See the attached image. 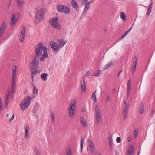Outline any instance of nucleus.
<instances>
[{
  "label": "nucleus",
  "instance_id": "obj_1",
  "mask_svg": "<svg viewBox=\"0 0 155 155\" xmlns=\"http://www.w3.org/2000/svg\"><path fill=\"white\" fill-rule=\"evenodd\" d=\"M35 51L36 55L34 56L38 58L40 57L41 55L42 51H43V53L40 58V61H43L45 58L48 57L47 48L46 46H44L42 42H41L35 45Z\"/></svg>",
  "mask_w": 155,
  "mask_h": 155
},
{
  "label": "nucleus",
  "instance_id": "obj_2",
  "mask_svg": "<svg viewBox=\"0 0 155 155\" xmlns=\"http://www.w3.org/2000/svg\"><path fill=\"white\" fill-rule=\"evenodd\" d=\"M76 102L75 99H72L68 107V112L69 117L72 118L74 117L75 114V109Z\"/></svg>",
  "mask_w": 155,
  "mask_h": 155
},
{
  "label": "nucleus",
  "instance_id": "obj_3",
  "mask_svg": "<svg viewBox=\"0 0 155 155\" xmlns=\"http://www.w3.org/2000/svg\"><path fill=\"white\" fill-rule=\"evenodd\" d=\"M31 98L27 96L24 99L22 102L20 103L21 109L24 111L29 106L31 102Z\"/></svg>",
  "mask_w": 155,
  "mask_h": 155
},
{
  "label": "nucleus",
  "instance_id": "obj_4",
  "mask_svg": "<svg viewBox=\"0 0 155 155\" xmlns=\"http://www.w3.org/2000/svg\"><path fill=\"white\" fill-rule=\"evenodd\" d=\"M58 17H55L50 20V22L52 26L58 30H61V25L58 23Z\"/></svg>",
  "mask_w": 155,
  "mask_h": 155
},
{
  "label": "nucleus",
  "instance_id": "obj_5",
  "mask_svg": "<svg viewBox=\"0 0 155 155\" xmlns=\"http://www.w3.org/2000/svg\"><path fill=\"white\" fill-rule=\"evenodd\" d=\"M39 58L36 56H34V59L31 61V64L30 65V68L31 71L32 70L38 69L39 63L38 60Z\"/></svg>",
  "mask_w": 155,
  "mask_h": 155
},
{
  "label": "nucleus",
  "instance_id": "obj_6",
  "mask_svg": "<svg viewBox=\"0 0 155 155\" xmlns=\"http://www.w3.org/2000/svg\"><path fill=\"white\" fill-rule=\"evenodd\" d=\"M58 11L61 13L64 12L66 14H69L70 10L68 7L63 5H59L57 7Z\"/></svg>",
  "mask_w": 155,
  "mask_h": 155
},
{
  "label": "nucleus",
  "instance_id": "obj_7",
  "mask_svg": "<svg viewBox=\"0 0 155 155\" xmlns=\"http://www.w3.org/2000/svg\"><path fill=\"white\" fill-rule=\"evenodd\" d=\"M44 10L43 9L39 10L37 12L36 15V21L38 20L40 21H42L44 18Z\"/></svg>",
  "mask_w": 155,
  "mask_h": 155
},
{
  "label": "nucleus",
  "instance_id": "obj_8",
  "mask_svg": "<svg viewBox=\"0 0 155 155\" xmlns=\"http://www.w3.org/2000/svg\"><path fill=\"white\" fill-rule=\"evenodd\" d=\"M50 45L55 52L57 53L59 51L60 48L58 44L56 42L51 41L50 43Z\"/></svg>",
  "mask_w": 155,
  "mask_h": 155
},
{
  "label": "nucleus",
  "instance_id": "obj_9",
  "mask_svg": "<svg viewBox=\"0 0 155 155\" xmlns=\"http://www.w3.org/2000/svg\"><path fill=\"white\" fill-rule=\"evenodd\" d=\"M22 30H21L19 36V39L21 42H23L25 39V26H22Z\"/></svg>",
  "mask_w": 155,
  "mask_h": 155
},
{
  "label": "nucleus",
  "instance_id": "obj_10",
  "mask_svg": "<svg viewBox=\"0 0 155 155\" xmlns=\"http://www.w3.org/2000/svg\"><path fill=\"white\" fill-rule=\"evenodd\" d=\"M134 147L133 145H130L127 153V155H133Z\"/></svg>",
  "mask_w": 155,
  "mask_h": 155
},
{
  "label": "nucleus",
  "instance_id": "obj_11",
  "mask_svg": "<svg viewBox=\"0 0 155 155\" xmlns=\"http://www.w3.org/2000/svg\"><path fill=\"white\" fill-rule=\"evenodd\" d=\"M131 81L130 79H129L127 82V98L128 99V97L130 93V91L131 89Z\"/></svg>",
  "mask_w": 155,
  "mask_h": 155
},
{
  "label": "nucleus",
  "instance_id": "obj_12",
  "mask_svg": "<svg viewBox=\"0 0 155 155\" xmlns=\"http://www.w3.org/2000/svg\"><path fill=\"white\" fill-rule=\"evenodd\" d=\"M71 4L73 7L77 11L79 10V6L78 5L77 2L75 0H71Z\"/></svg>",
  "mask_w": 155,
  "mask_h": 155
},
{
  "label": "nucleus",
  "instance_id": "obj_13",
  "mask_svg": "<svg viewBox=\"0 0 155 155\" xmlns=\"http://www.w3.org/2000/svg\"><path fill=\"white\" fill-rule=\"evenodd\" d=\"M6 24L5 22H3L0 27V38L3 35L5 30Z\"/></svg>",
  "mask_w": 155,
  "mask_h": 155
},
{
  "label": "nucleus",
  "instance_id": "obj_14",
  "mask_svg": "<svg viewBox=\"0 0 155 155\" xmlns=\"http://www.w3.org/2000/svg\"><path fill=\"white\" fill-rule=\"evenodd\" d=\"M17 20L16 18V16L15 14H13L12 15L11 18V22L10 25L11 27L14 26L16 24Z\"/></svg>",
  "mask_w": 155,
  "mask_h": 155
},
{
  "label": "nucleus",
  "instance_id": "obj_15",
  "mask_svg": "<svg viewBox=\"0 0 155 155\" xmlns=\"http://www.w3.org/2000/svg\"><path fill=\"white\" fill-rule=\"evenodd\" d=\"M137 59L136 56H135L134 58L133 62V67L132 69V73L134 74L135 71L136 67L137 64Z\"/></svg>",
  "mask_w": 155,
  "mask_h": 155
},
{
  "label": "nucleus",
  "instance_id": "obj_16",
  "mask_svg": "<svg viewBox=\"0 0 155 155\" xmlns=\"http://www.w3.org/2000/svg\"><path fill=\"white\" fill-rule=\"evenodd\" d=\"M10 96V92H9L5 97V108H7L8 107L9 102V97Z\"/></svg>",
  "mask_w": 155,
  "mask_h": 155
},
{
  "label": "nucleus",
  "instance_id": "obj_17",
  "mask_svg": "<svg viewBox=\"0 0 155 155\" xmlns=\"http://www.w3.org/2000/svg\"><path fill=\"white\" fill-rule=\"evenodd\" d=\"M80 85L81 91L82 92L85 91L86 90V85L84 78H83V81L81 80L80 81Z\"/></svg>",
  "mask_w": 155,
  "mask_h": 155
},
{
  "label": "nucleus",
  "instance_id": "obj_18",
  "mask_svg": "<svg viewBox=\"0 0 155 155\" xmlns=\"http://www.w3.org/2000/svg\"><path fill=\"white\" fill-rule=\"evenodd\" d=\"M30 130V127L29 126L27 125L25 130V138L28 139L29 137V134Z\"/></svg>",
  "mask_w": 155,
  "mask_h": 155
},
{
  "label": "nucleus",
  "instance_id": "obj_19",
  "mask_svg": "<svg viewBox=\"0 0 155 155\" xmlns=\"http://www.w3.org/2000/svg\"><path fill=\"white\" fill-rule=\"evenodd\" d=\"M58 46L60 48L62 47L67 43L66 41H65L63 39L58 40Z\"/></svg>",
  "mask_w": 155,
  "mask_h": 155
},
{
  "label": "nucleus",
  "instance_id": "obj_20",
  "mask_svg": "<svg viewBox=\"0 0 155 155\" xmlns=\"http://www.w3.org/2000/svg\"><path fill=\"white\" fill-rule=\"evenodd\" d=\"M85 8L83 12V15H85L87 12L90 9V5H89L87 3H85Z\"/></svg>",
  "mask_w": 155,
  "mask_h": 155
},
{
  "label": "nucleus",
  "instance_id": "obj_21",
  "mask_svg": "<svg viewBox=\"0 0 155 155\" xmlns=\"http://www.w3.org/2000/svg\"><path fill=\"white\" fill-rule=\"evenodd\" d=\"M34 70L35 71H31V77L32 79V82L34 81V77L39 73V71L37 70V69Z\"/></svg>",
  "mask_w": 155,
  "mask_h": 155
},
{
  "label": "nucleus",
  "instance_id": "obj_22",
  "mask_svg": "<svg viewBox=\"0 0 155 155\" xmlns=\"http://www.w3.org/2000/svg\"><path fill=\"white\" fill-rule=\"evenodd\" d=\"M80 120L81 123L83 127L86 128L87 127V124L86 123V120L85 119L82 117H81L80 119Z\"/></svg>",
  "mask_w": 155,
  "mask_h": 155
},
{
  "label": "nucleus",
  "instance_id": "obj_23",
  "mask_svg": "<svg viewBox=\"0 0 155 155\" xmlns=\"http://www.w3.org/2000/svg\"><path fill=\"white\" fill-rule=\"evenodd\" d=\"M153 3L151 2V3L149 5L148 8L147 10V15L148 16H149L150 13L151 12L152 8L153 6Z\"/></svg>",
  "mask_w": 155,
  "mask_h": 155
},
{
  "label": "nucleus",
  "instance_id": "obj_24",
  "mask_svg": "<svg viewBox=\"0 0 155 155\" xmlns=\"http://www.w3.org/2000/svg\"><path fill=\"white\" fill-rule=\"evenodd\" d=\"M16 86V81H12V82L11 92L12 93L14 92Z\"/></svg>",
  "mask_w": 155,
  "mask_h": 155
},
{
  "label": "nucleus",
  "instance_id": "obj_25",
  "mask_svg": "<svg viewBox=\"0 0 155 155\" xmlns=\"http://www.w3.org/2000/svg\"><path fill=\"white\" fill-rule=\"evenodd\" d=\"M113 64H114L112 62L109 61L104 66V69L105 70L113 66Z\"/></svg>",
  "mask_w": 155,
  "mask_h": 155
},
{
  "label": "nucleus",
  "instance_id": "obj_26",
  "mask_svg": "<svg viewBox=\"0 0 155 155\" xmlns=\"http://www.w3.org/2000/svg\"><path fill=\"white\" fill-rule=\"evenodd\" d=\"M47 75L48 74L46 73H43L41 75V78L44 81H46L47 80Z\"/></svg>",
  "mask_w": 155,
  "mask_h": 155
},
{
  "label": "nucleus",
  "instance_id": "obj_27",
  "mask_svg": "<svg viewBox=\"0 0 155 155\" xmlns=\"http://www.w3.org/2000/svg\"><path fill=\"white\" fill-rule=\"evenodd\" d=\"M95 111L96 115H101L100 109L97 105L95 106Z\"/></svg>",
  "mask_w": 155,
  "mask_h": 155
},
{
  "label": "nucleus",
  "instance_id": "obj_28",
  "mask_svg": "<svg viewBox=\"0 0 155 155\" xmlns=\"http://www.w3.org/2000/svg\"><path fill=\"white\" fill-rule=\"evenodd\" d=\"M24 2V0H17V4L18 7L22 6Z\"/></svg>",
  "mask_w": 155,
  "mask_h": 155
},
{
  "label": "nucleus",
  "instance_id": "obj_29",
  "mask_svg": "<svg viewBox=\"0 0 155 155\" xmlns=\"http://www.w3.org/2000/svg\"><path fill=\"white\" fill-rule=\"evenodd\" d=\"M120 18H121L123 20V21H125L126 20V16L125 15L124 12H121L120 13Z\"/></svg>",
  "mask_w": 155,
  "mask_h": 155
},
{
  "label": "nucleus",
  "instance_id": "obj_30",
  "mask_svg": "<svg viewBox=\"0 0 155 155\" xmlns=\"http://www.w3.org/2000/svg\"><path fill=\"white\" fill-rule=\"evenodd\" d=\"M139 110L140 113L141 114L143 113L144 112L143 105V104H141L140 105L139 109Z\"/></svg>",
  "mask_w": 155,
  "mask_h": 155
},
{
  "label": "nucleus",
  "instance_id": "obj_31",
  "mask_svg": "<svg viewBox=\"0 0 155 155\" xmlns=\"http://www.w3.org/2000/svg\"><path fill=\"white\" fill-rule=\"evenodd\" d=\"M17 70V66L14 65L12 69V76H16V73Z\"/></svg>",
  "mask_w": 155,
  "mask_h": 155
},
{
  "label": "nucleus",
  "instance_id": "obj_32",
  "mask_svg": "<svg viewBox=\"0 0 155 155\" xmlns=\"http://www.w3.org/2000/svg\"><path fill=\"white\" fill-rule=\"evenodd\" d=\"M96 91H95L94 93L91 97L92 99L94 101V102H96L97 101V99L96 98Z\"/></svg>",
  "mask_w": 155,
  "mask_h": 155
},
{
  "label": "nucleus",
  "instance_id": "obj_33",
  "mask_svg": "<svg viewBox=\"0 0 155 155\" xmlns=\"http://www.w3.org/2000/svg\"><path fill=\"white\" fill-rule=\"evenodd\" d=\"M124 108L123 110L128 111L129 108V105L126 104V101L124 102Z\"/></svg>",
  "mask_w": 155,
  "mask_h": 155
},
{
  "label": "nucleus",
  "instance_id": "obj_34",
  "mask_svg": "<svg viewBox=\"0 0 155 155\" xmlns=\"http://www.w3.org/2000/svg\"><path fill=\"white\" fill-rule=\"evenodd\" d=\"M101 73V70H97L96 71L94 72V74H93V76H99V75Z\"/></svg>",
  "mask_w": 155,
  "mask_h": 155
},
{
  "label": "nucleus",
  "instance_id": "obj_35",
  "mask_svg": "<svg viewBox=\"0 0 155 155\" xmlns=\"http://www.w3.org/2000/svg\"><path fill=\"white\" fill-rule=\"evenodd\" d=\"M96 119L97 124H98L101 119V115H96Z\"/></svg>",
  "mask_w": 155,
  "mask_h": 155
},
{
  "label": "nucleus",
  "instance_id": "obj_36",
  "mask_svg": "<svg viewBox=\"0 0 155 155\" xmlns=\"http://www.w3.org/2000/svg\"><path fill=\"white\" fill-rule=\"evenodd\" d=\"M84 140L81 138V152H82L83 150V145L84 142Z\"/></svg>",
  "mask_w": 155,
  "mask_h": 155
},
{
  "label": "nucleus",
  "instance_id": "obj_37",
  "mask_svg": "<svg viewBox=\"0 0 155 155\" xmlns=\"http://www.w3.org/2000/svg\"><path fill=\"white\" fill-rule=\"evenodd\" d=\"M50 115L52 118L51 122L53 123L55 121V117L53 112H50Z\"/></svg>",
  "mask_w": 155,
  "mask_h": 155
},
{
  "label": "nucleus",
  "instance_id": "obj_38",
  "mask_svg": "<svg viewBox=\"0 0 155 155\" xmlns=\"http://www.w3.org/2000/svg\"><path fill=\"white\" fill-rule=\"evenodd\" d=\"M91 153H93L95 151L94 146L93 145L89 146Z\"/></svg>",
  "mask_w": 155,
  "mask_h": 155
},
{
  "label": "nucleus",
  "instance_id": "obj_39",
  "mask_svg": "<svg viewBox=\"0 0 155 155\" xmlns=\"http://www.w3.org/2000/svg\"><path fill=\"white\" fill-rule=\"evenodd\" d=\"M38 106L37 105H35L34 106V107L33 110V112L34 113H36L38 109Z\"/></svg>",
  "mask_w": 155,
  "mask_h": 155
},
{
  "label": "nucleus",
  "instance_id": "obj_40",
  "mask_svg": "<svg viewBox=\"0 0 155 155\" xmlns=\"http://www.w3.org/2000/svg\"><path fill=\"white\" fill-rule=\"evenodd\" d=\"M38 92V89H36L35 86L34 85L33 89V93L35 94H36Z\"/></svg>",
  "mask_w": 155,
  "mask_h": 155
},
{
  "label": "nucleus",
  "instance_id": "obj_41",
  "mask_svg": "<svg viewBox=\"0 0 155 155\" xmlns=\"http://www.w3.org/2000/svg\"><path fill=\"white\" fill-rule=\"evenodd\" d=\"M138 130H135L134 132V137L136 138L137 137L138 134Z\"/></svg>",
  "mask_w": 155,
  "mask_h": 155
},
{
  "label": "nucleus",
  "instance_id": "obj_42",
  "mask_svg": "<svg viewBox=\"0 0 155 155\" xmlns=\"http://www.w3.org/2000/svg\"><path fill=\"white\" fill-rule=\"evenodd\" d=\"M87 142L89 146L94 144L92 141L91 139H88Z\"/></svg>",
  "mask_w": 155,
  "mask_h": 155
},
{
  "label": "nucleus",
  "instance_id": "obj_43",
  "mask_svg": "<svg viewBox=\"0 0 155 155\" xmlns=\"http://www.w3.org/2000/svg\"><path fill=\"white\" fill-rule=\"evenodd\" d=\"M127 112L128 111L123 110V114L124 118V119L126 118L127 117Z\"/></svg>",
  "mask_w": 155,
  "mask_h": 155
},
{
  "label": "nucleus",
  "instance_id": "obj_44",
  "mask_svg": "<svg viewBox=\"0 0 155 155\" xmlns=\"http://www.w3.org/2000/svg\"><path fill=\"white\" fill-rule=\"evenodd\" d=\"M3 105L1 98L0 97V111L2 110Z\"/></svg>",
  "mask_w": 155,
  "mask_h": 155
},
{
  "label": "nucleus",
  "instance_id": "obj_45",
  "mask_svg": "<svg viewBox=\"0 0 155 155\" xmlns=\"http://www.w3.org/2000/svg\"><path fill=\"white\" fill-rule=\"evenodd\" d=\"M110 100V97L109 95H107L105 101L107 103Z\"/></svg>",
  "mask_w": 155,
  "mask_h": 155
},
{
  "label": "nucleus",
  "instance_id": "obj_46",
  "mask_svg": "<svg viewBox=\"0 0 155 155\" xmlns=\"http://www.w3.org/2000/svg\"><path fill=\"white\" fill-rule=\"evenodd\" d=\"M66 155H72L71 150L70 149H69L68 151H67L66 153Z\"/></svg>",
  "mask_w": 155,
  "mask_h": 155
},
{
  "label": "nucleus",
  "instance_id": "obj_47",
  "mask_svg": "<svg viewBox=\"0 0 155 155\" xmlns=\"http://www.w3.org/2000/svg\"><path fill=\"white\" fill-rule=\"evenodd\" d=\"M35 154L36 155L40 154L39 150L37 149L36 147H35Z\"/></svg>",
  "mask_w": 155,
  "mask_h": 155
},
{
  "label": "nucleus",
  "instance_id": "obj_48",
  "mask_svg": "<svg viewBox=\"0 0 155 155\" xmlns=\"http://www.w3.org/2000/svg\"><path fill=\"white\" fill-rule=\"evenodd\" d=\"M121 141V139L120 137H118L116 139V142L119 143H120Z\"/></svg>",
  "mask_w": 155,
  "mask_h": 155
},
{
  "label": "nucleus",
  "instance_id": "obj_49",
  "mask_svg": "<svg viewBox=\"0 0 155 155\" xmlns=\"http://www.w3.org/2000/svg\"><path fill=\"white\" fill-rule=\"evenodd\" d=\"M111 138H110V137H109L108 138V142H109V145L110 146H111Z\"/></svg>",
  "mask_w": 155,
  "mask_h": 155
},
{
  "label": "nucleus",
  "instance_id": "obj_50",
  "mask_svg": "<svg viewBox=\"0 0 155 155\" xmlns=\"http://www.w3.org/2000/svg\"><path fill=\"white\" fill-rule=\"evenodd\" d=\"M126 35L124 34L119 39L118 41L121 40Z\"/></svg>",
  "mask_w": 155,
  "mask_h": 155
},
{
  "label": "nucleus",
  "instance_id": "obj_51",
  "mask_svg": "<svg viewBox=\"0 0 155 155\" xmlns=\"http://www.w3.org/2000/svg\"><path fill=\"white\" fill-rule=\"evenodd\" d=\"M91 74V73L89 71H88L86 73L85 76L86 77H88Z\"/></svg>",
  "mask_w": 155,
  "mask_h": 155
},
{
  "label": "nucleus",
  "instance_id": "obj_52",
  "mask_svg": "<svg viewBox=\"0 0 155 155\" xmlns=\"http://www.w3.org/2000/svg\"><path fill=\"white\" fill-rule=\"evenodd\" d=\"M14 114H13L12 117L11 119H9V122H11L13 119L14 118Z\"/></svg>",
  "mask_w": 155,
  "mask_h": 155
},
{
  "label": "nucleus",
  "instance_id": "obj_53",
  "mask_svg": "<svg viewBox=\"0 0 155 155\" xmlns=\"http://www.w3.org/2000/svg\"><path fill=\"white\" fill-rule=\"evenodd\" d=\"M132 139V137H127V140L129 142H130Z\"/></svg>",
  "mask_w": 155,
  "mask_h": 155
},
{
  "label": "nucleus",
  "instance_id": "obj_54",
  "mask_svg": "<svg viewBox=\"0 0 155 155\" xmlns=\"http://www.w3.org/2000/svg\"><path fill=\"white\" fill-rule=\"evenodd\" d=\"M88 0H84V1L81 2L82 4L84 5Z\"/></svg>",
  "mask_w": 155,
  "mask_h": 155
},
{
  "label": "nucleus",
  "instance_id": "obj_55",
  "mask_svg": "<svg viewBox=\"0 0 155 155\" xmlns=\"http://www.w3.org/2000/svg\"><path fill=\"white\" fill-rule=\"evenodd\" d=\"M16 76H12V81H15V77Z\"/></svg>",
  "mask_w": 155,
  "mask_h": 155
},
{
  "label": "nucleus",
  "instance_id": "obj_56",
  "mask_svg": "<svg viewBox=\"0 0 155 155\" xmlns=\"http://www.w3.org/2000/svg\"><path fill=\"white\" fill-rule=\"evenodd\" d=\"M81 111L83 113L85 112V109L84 107H82V108Z\"/></svg>",
  "mask_w": 155,
  "mask_h": 155
},
{
  "label": "nucleus",
  "instance_id": "obj_57",
  "mask_svg": "<svg viewBox=\"0 0 155 155\" xmlns=\"http://www.w3.org/2000/svg\"><path fill=\"white\" fill-rule=\"evenodd\" d=\"M9 3L8 2V7H9L11 5V0H9Z\"/></svg>",
  "mask_w": 155,
  "mask_h": 155
},
{
  "label": "nucleus",
  "instance_id": "obj_58",
  "mask_svg": "<svg viewBox=\"0 0 155 155\" xmlns=\"http://www.w3.org/2000/svg\"><path fill=\"white\" fill-rule=\"evenodd\" d=\"M95 155H101V153H100L99 152H97L96 153Z\"/></svg>",
  "mask_w": 155,
  "mask_h": 155
},
{
  "label": "nucleus",
  "instance_id": "obj_59",
  "mask_svg": "<svg viewBox=\"0 0 155 155\" xmlns=\"http://www.w3.org/2000/svg\"><path fill=\"white\" fill-rule=\"evenodd\" d=\"M129 32V31H127L124 34L127 35V34Z\"/></svg>",
  "mask_w": 155,
  "mask_h": 155
},
{
  "label": "nucleus",
  "instance_id": "obj_60",
  "mask_svg": "<svg viewBox=\"0 0 155 155\" xmlns=\"http://www.w3.org/2000/svg\"><path fill=\"white\" fill-rule=\"evenodd\" d=\"M92 2L91 1H90V2H88L87 3V4H88L89 5H90V4Z\"/></svg>",
  "mask_w": 155,
  "mask_h": 155
},
{
  "label": "nucleus",
  "instance_id": "obj_61",
  "mask_svg": "<svg viewBox=\"0 0 155 155\" xmlns=\"http://www.w3.org/2000/svg\"><path fill=\"white\" fill-rule=\"evenodd\" d=\"M154 113H155V112L153 110L152 111V113H151V114L153 115L154 114Z\"/></svg>",
  "mask_w": 155,
  "mask_h": 155
},
{
  "label": "nucleus",
  "instance_id": "obj_62",
  "mask_svg": "<svg viewBox=\"0 0 155 155\" xmlns=\"http://www.w3.org/2000/svg\"><path fill=\"white\" fill-rule=\"evenodd\" d=\"M122 71H123V70H121L118 73L119 74H120Z\"/></svg>",
  "mask_w": 155,
  "mask_h": 155
},
{
  "label": "nucleus",
  "instance_id": "obj_63",
  "mask_svg": "<svg viewBox=\"0 0 155 155\" xmlns=\"http://www.w3.org/2000/svg\"><path fill=\"white\" fill-rule=\"evenodd\" d=\"M132 27H131L130 28H129V30H128V31H129L130 32V31L131 30V29H132Z\"/></svg>",
  "mask_w": 155,
  "mask_h": 155
},
{
  "label": "nucleus",
  "instance_id": "obj_64",
  "mask_svg": "<svg viewBox=\"0 0 155 155\" xmlns=\"http://www.w3.org/2000/svg\"><path fill=\"white\" fill-rule=\"evenodd\" d=\"M120 74H119V73L118 74V76H117V78H119V76H120Z\"/></svg>",
  "mask_w": 155,
  "mask_h": 155
}]
</instances>
